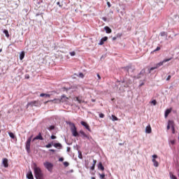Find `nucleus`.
<instances>
[{
  "mask_svg": "<svg viewBox=\"0 0 179 179\" xmlns=\"http://www.w3.org/2000/svg\"><path fill=\"white\" fill-rule=\"evenodd\" d=\"M34 173L35 175V178L36 179H44V173H43V171L37 164H34Z\"/></svg>",
  "mask_w": 179,
  "mask_h": 179,
  "instance_id": "obj_1",
  "label": "nucleus"
},
{
  "mask_svg": "<svg viewBox=\"0 0 179 179\" xmlns=\"http://www.w3.org/2000/svg\"><path fill=\"white\" fill-rule=\"evenodd\" d=\"M69 125L71 126V131L73 136H79V133H78V129H76V126H75V124L72 122H69Z\"/></svg>",
  "mask_w": 179,
  "mask_h": 179,
  "instance_id": "obj_2",
  "label": "nucleus"
},
{
  "mask_svg": "<svg viewBox=\"0 0 179 179\" xmlns=\"http://www.w3.org/2000/svg\"><path fill=\"white\" fill-rule=\"evenodd\" d=\"M40 106H41V103L39 100L32 101L27 104V108H29V107H40Z\"/></svg>",
  "mask_w": 179,
  "mask_h": 179,
  "instance_id": "obj_3",
  "label": "nucleus"
},
{
  "mask_svg": "<svg viewBox=\"0 0 179 179\" xmlns=\"http://www.w3.org/2000/svg\"><path fill=\"white\" fill-rule=\"evenodd\" d=\"M33 136H31L26 142V150L28 153H30V143H31V138Z\"/></svg>",
  "mask_w": 179,
  "mask_h": 179,
  "instance_id": "obj_4",
  "label": "nucleus"
},
{
  "mask_svg": "<svg viewBox=\"0 0 179 179\" xmlns=\"http://www.w3.org/2000/svg\"><path fill=\"white\" fill-rule=\"evenodd\" d=\"M44 167L48 170V171H52V167H54V165L48 162H46L43 164Z\"/></svg>",
  "mask_w": 179,
  "mask_h": 179,
  "instance_id": "obj_5",
  "label": "nucleus"
},
{
  "mask_svg": "<svg viewBox=\"0 0 179 179\" xmlns=\"http://www.w3.org/2000/svg\"><path fill=\"white\" fill-rule=\"evenodd\" d=\"M171 59H173V57L164 59L162 62H160L159 63L156 64L157 68H159V66H163V64H164L166 62H169V61H171Z\"/></svg>",
  "mask_w": 179,
  "mask_h": 179,
  "instance_id": "obj_6",
  "label": "nucleus"
},
{
  "mask_svg": "<svg viewBox=\"0 0 179 179\" xmlns=\"http://www.w3.org/2000/svg\"><path fill=\"white\" fill-rule=\"evenodd\" d=\"M80 124L81 125H83V127H85V129H87L89 132H92V129H90V126L86 122L81 121Z\"/></svg>",
  "mask_w": 179,
  "mask_h": 179,
  "instance_id": "obj_7",
  "label": "nucleus"
},
{
  "mask_svg": "<svg viewBox=\"0 0 179 179\" xmlns=\"http://www.w3.org/2000/svg\"><path fill=\"white\" fill-rule=\"evenodd\" d=\"M38 139H39V141H44V138H43L41 133H39L35 138H34L33 142H34L35 141H37Z\"/></svg>",
  "mask_w": 179,
  "mask_h": 179,
  "instance_id": "obj_8",
  "label": "nucleus"
},
{
  "mask_svg": "<svg viewBox=\"0 0 179 179\" xmlns=\"http://www.w3.org/2000/svg\"><path fill=\"white\" fill-rule=\"evenodd\" d=\"M145 73H146V71L145 70V69H143L141 71L140 73L136 76V78L141 79V78H142V76H143Z\"/></svg>",
  "mask_w": 179,
  "mask_h": 179,
  "instance_id": "obj_9",
  "label": "nucleus"
},
{
  "mask_svg": "<svg viewBox=\"0 0 179 179\" xmlns=\"http://www.w3.org/2000/svg\"><path fill=\"white\" fill-rule=\"evenodd\" d=\"M107 40H108V37L105 36L103 38H102L99 43V45H103V44H104V41H107Z\"/></svg>",
  "mask_w": 179,
  "mask_h": 179,
  "instance_id": "obj_10",
  "label": "nucleus"
},
{
  "mask_svg": "<svg viewBox=\"0 0 179 179\" xmlns=\"http://www.w3.org/2000/svg\"><path fill=\"white\" fill-rule=\"evenodd\" d=\"M173 124H174V122L173 120H169L166 129L168 130L170 129V128H172Z\"/></svg>",
  "mask_w": 179,
  "mask_h": 179,
  "instance_id": "obj_11",
  "label": "nucleus"
},
{
  "mask_svg": "<svg viewBox=\"0 0 179 179\" xmlns=\"http://www.w3.org/2000/svg\"><path fill=\"white\" fill-rule=\"evenodd\" d=\"M2 164H3L4 167L6 168L9 167V164H8V159L3 158Z\"/></svg>",
  "mask_w": 179,
  "mask_h": 179,
  "instance_id": "obj_12",
  "label": "nucleus"
},
{
  "mask_svg": "<svg viewBox=\"0 0 179 179\" xmlns=\"http://www.w3.org/2000/svg\"><path fill=\"white\" fill-rule=\"evenodd\" d=\"M145 132L146 134H152V127H150V124L146 127Z\"/></svg>",
  "mask_w": 179,
  "mask_h": 179,
  "instance_id": "obj_13",
  "label": "nucleus"
},
{
  "mask_svg": "<svg viewBox=\"0 0 179 179\" xmlns=\"http://www.w3.org/2000/svg\"><path fill=\"white\" fill-rule=\"evenodd\" d=\"M80 134L81 135H83V136H84V138H86L87 139H90V138L89 137V136L87 135V134L85 133V131H83V130H80Z\"/></svg>",
  "mask_w": 179,
  "mask_h": 179,
  "instance_id": "obj_14",
  "label": "nucleus"
},
{
  "mask_svg": "<svg viewBox=\"0 0 179 179\" xmlns=\"http://www.w3.org/2000/svg\"><path fill=\"white\" fill-rule=\"evenodd\" d=\"M104 30H106V32L108 34H110V33H111L113 31V30H111V28L109 27H104Z\"/></svg>",
  "mask_w": 179,
  "mask_h": 179,
  "instance_id": "obj_15",
  "label": "nucleus"
},
{
  "mask_svg": "<svg viewBox=\"0 0 179 179\" xmlns=\"http://www.w3.org/2000/svg\"><path fill=\"white\" fill-rule=\"evenodd\" d=\"M98 169L99 170H101V171H104V166H103V164L101 162H99L98 164Z\"/></svg>",
  "mask_w": 179,
  "mask_h": 179,
  "instance_id": "obj_16",
  "label": "nucleus"
},
{
  "mask_svg": "<svg viewBox=\"0 0 179 179\" xmlns=\"http://www.w3.org/2000/svg\"><path fill=\"white\" fill-rule=\"evenodd\" d=\"M27 178L28 179H34V177L33 176V173H31V171L27 174Z\"/></svg>",
  "mask_w": 179,
  "mask_h": 179,
  "instance_id": "obj_17",
  "label": "nucleus"
},
{
  "mask_svg": "<svg viewBox=\"0 0 179 179\" xmlns=\"http://www.w3.org/2000/svg\"><path fill=\"white\" fill-rule=\"evenodd\" d=\"M171 113V109H166L165 111V118H167L169 117V114Z\"/></svg>",
  "mask_w": 179,
  "mask_h": 179,
  "instance_id": "obj_18",
  "label": "nucleus"
},
{
  "mask_svg": "<svg viewBox=\"0 0 179 179\" xmlns=\"http://www.w3.org/2000/svg\"><path fill=\"white\" fill-rule=\"evenodd\" d=\"M152 163L155 166V167H159V162L156 161V159H152Z\"/></svg>",
  "mask_w": 179,
  "mask_h": 179,
  "instance_id": "obj_19",
  "label": "nucleus"
},
{
  "mask_svg": "<svg viewBox=\"0 0 179 179\" xmlns=\"http://www.w3.org/2000/svg\"><path fill=\"white\" fill-rule=\"evenodd\" d=\"M3 33H4V34H5V36H6V37H7V38H9V31H8V30H6V29H4L3 30Z\"/></svg>",
  "mask_w": 179,
  "mask_h": 179,
  "instance_id": "obj_20",
  "label": "nucleus"
},
{
  "mask_svg": "<svg viewBox=\"0 0 179 179\" xmlns=\"http://www.w3.org/2000/svg\"><path fill=\"white\" fill-rule=\"evenodd\" d=\"M55 148H62V145L59 143H56L53 145Z\"/></svg>",
  "mask_w": 179,
  "mask_h": 179,
  "instance_id": "obj_21",
  "label": "nucleus"
},
{
  "mask_svg": "<svg viewBox=\"0 0 179 179\" xmlns=\"http://www.w3.org/2000/svg\"><path fill=\"white\" fill-rule=\"evenodd\" d=\"M44 96H45V97H50L51 96V95H50L48 94L42 93V94H40L41 97H44Z\"/></svg>",
  "mask_w": 179,
  "mask_h": 179,
  "instance_id": "obj_22",
  "label": "nucleus"
},
{
  "mask_svg": "<svg viewBox=\"0 0 179 179\" xmlns=\"http://www.w3.org/2000/svg\"><path fill=\"white\" fill-rule=\"evenodd\" d=\"M99 176L101 179L106 178V174H104V173H99Z\"/></svg>",
  "mask_w": 179,
  "mask_h": 179,
  "instance_id": "obj_23",
  "label": "nucleus"
},
{
  "mask_svg": "<svg viewBox=\"0 0 179 179\" xmlns=\"http://www.w3.org/2000/svg\"><path fill=\"white\" fill-rule=\"evenodd\" d=\"M112 121H118V117L114 115H112Z\"/></svg>",
  "mask_w": 179,
  "mask_h": 179,
  "instance_id": "obj_24",
  "label": "nucleus"
},
{
  "mask_svg": "<svg viewBox=\"0 0 179 179\" xmlns=\"http://www.w3.org/2000/svg\"><path fill=\"white\" fill-rule=\"evenodd\" d=\"M24 58V52H22L20 55V59H23Z\"/></svg>",
  "mask_w": 179,
  "mask_h": 179,
  "instance_id": "obj_25",
  "label": "nucleus"
},
{
  "mask_svg": "<svg viewBox=\"0 0 179 179\" xmlns=\"http://www.w3.org/2000/svg\"><path fill=\"white\" fill-rule=\"evenodd\" d=\"M76 100L80 104L82 103H85V101L82 100V99H79V97H76Z\"/></svg>",
  "mask_w": 179,
  "mask_h": 179,
  "instance_id": "obj_26",
  "label": "nucleus"
},
{
  "mask_svg": "<svg viewBox=\"0 0 179 179\" xmlns=\"http://www.w3.org/2000/svg\"><path fill=\"white\" fill-rule=\"evenodd\" d=\"M45 148H47V149H50V148H52V143H48V145H45Z\"/></svg>",
  "mask_w": 179,
  "mask_h": 179,
  "instance_id": "obj_27",
  "label": "nucleus"
},
{
  "mask_svg": "<svg viewBox=\"0 0 179 179\" xmlns=\"http://www.w3.org/2000/svg\"><path fill=\"white\" fill-rule=\"evenodd\" d=\"M55 129V126H53V125L50 126V127L48 128V129L49 131H52V129Z\"/></svg>",
  "mask_w": 179,
  "mask_h": 179,
  "instance_id": "obj_28",
  "label": "nucleus"
},
{
  "mask_svg": "<svg viewBox=\"0 0 179 179\" xmlns=\"http://www.w3.org/2000/svg\"><path fill=\"white\" fill-rule=\"evenodd\" d=\"M124 71H126V72L129 73V69H131L130 66H127L124 68Z\"/></svg>",
  "mask_w": 179,
  "mask_h": 179,
  "instance_id": "obj_29",
  "label": "nucleus"
},
{
  "mask_svg": "<svg viewBox=\"0 0 179 179\" xmlns=\"http://www.w3.org/2000/svg\"><path fill=\"white\" fill-rule=\"evenodd\" d=\"M8 134H9V136L12 138V139H15V134H13V133L10 132Z\"/></svg>",
  "mask_w": 179,
  "mask_h": 179,
  "instance_id": "obj_30",
  "label": "nucleus"
},
{
  "mask_svg": "<svg viewBox=\"0 0 179 179\" xmlns=\"http://www.w3.org/2000/svg\"><path fill=\"white\" fill-rule=\"evenodd\" d=\"M70 55L71 57H75L76 55V52H75V51L71 52H70Z\"/></svg>",
  "mask_w": 179,
  "mask_h": 179,
  "instance_id": "obj_31",
  "label": "nucleus"
},
{
  "mask_svg": "<svg viewBox=\"0 0 179 179\" xmlns=\"http://www.w3.org/2000/svg\"><path fill=\"white\" fill-rule=\"evenodd\" d=\"M155 69H157V66L155 67H151L149 71V73H150V72H152V71H155Z\"/></svg>",
  "mask_w": 179,
  "mask_h": 179,
  "instance_id": "obj_32",
  "label": "nucleus"
},
{
  "mask_svg": "<svg viewBox=\"0 0 179 179\" xmlns=\"http://www.w3.org/2000/svg\"><path fill=\"white\" fill-rule=\"evenodd\" d=\"M116 37H117V38H121V37H122V34H116Z\"/></svg>",
  "mask_w": 179,
  "mask_h": 179,
  "instance_id": "obj_33",
  "label": "nucleus"
},
{
  "mask_svg": "<svg viewBox=\"0 0 179 179\" xmlns=\"http://www.w3.org/2000/svg\"><path fill=\"white\" fill-rule=\"evenodd\" d=\"M64 167H68V166H69V163L67 162H64Z\"/></svg>",
  "mask_w": 179,
  "mask_h": 179,
  "instance_id": "obj_34",
  "label": "nucleus"
},
{
  "mask_svg": "<svg viewBox=\"0 0 179 179\" xmlns=\"http://www.w3.org/2000/svg\"><path fill=\"white\" fill-rule=\"evenodd\" d=\"M171 129H172V133H173V134H175L176 129H174V124H173V126H172V127H171Z\"/></svg>",
  "mask_w": 179,
  "mask_h": 179,
  "instance_id": "obj_35",
  "label": "nucleus"
},
{
  "mask_svg": "<svg viewBox=\"0 0 179 179\" xmlns=\"http://www.w3.org/2000/svg\"><path fill=\"white\" fill-rule=\"evenodd\" d=\"M170 176L171 179H177L176 176H174L173 174H170Z\"/></svg>",
  "mask_w": 179,
  "mask_h": 179,
  "instance_id": "obj_36",
  "label": "nucleus"
},
{
  "mask_svg": "<svg viewBox=\"0 0 179 179\" xmlns=\"http://www.w3.org/2000/svg\"><path fill=\"white\" fill-rule=\"evenodd\" d=\"M154 106H156L157 104V101H156V100H153L151 102Z\"/></svg>",
  "mask_w": 179,
  "mask_h": 179,
  "instance_id": "obj_37",
  "label": "nucleus"
},
{
  "mask_svg": "<svg viewBox=\"0 0 179 179\" xmlns=\"http://www.w3.org/2000/svg\"><path fill=\"white\" fill-rule=\"evenodd\" d=\"M156 51H160V47L157 46L155 50H154V52H156Z\"/></svg>",
  "mask_w": 179,
  "mask_h": 179,
  "instance_id": "obj_38",
  "label": "nucleus"
},
{
  "mask_svg": "<svg viewBox=\"0 0 179 179\" xmlns=\"http://www.w3.org/2000/svg\"><path fill=\"white\" fill-rule=\"evenodd\" d=\"M79 77L82 78H85V75H83V73H79Z\"/></svg>",
  "mask_w": 179,
  "mask_h": 179,
  "instance_id": "obj_39",
  "label": "nucleus"
},
{
  "mask_svg": "<svg viewBox=\"0 0 179 179\" xmlns=\"http://www.w3.org/2000/svg\"><path fill=\"white\" fill-rule=\"evenodd\" d=\"M57 5H58V6H59V8H62V4H61V3L59 1L57 2Z\"/></svg>",
  "mask_w": 179,
  "mask_h": 179,
  "instance_id": "obj_40",
  "label": "nucleus"
},
{
  "mask_svg": "<svg viewBox=\"0 0 179 179\" xmlns=\"http://www.w3.org/2000/svg\"><path fill=\"white\" fill-rule=\"evenodd\" d=\"M96 164H97V160L93 159V164L92 165L96 166Z\"/></svg>",
  "mask_w": 179,
  "mask_h": 179,
  "instance_id": "obj_41",
  "label": "nucleus"
},
{
  "mask_svg": "<svg viewBox=\"0 0 179 179\" xmlns=\"http://www.w3.org/2000/svg\"><path fill=\"white\" fill-rule=\"evenodd\" d=\"M51 101H57V103H59L61 101V100L60 99H55L54 100H52Z\"/></svg>",
  "mask_w": 179,
  "mask_h": 179,
  "instance_id": "obj_42",
  "label": "nucleus"
},
{
  "mask_svg": "<svg viewBox=\"0 0 179 179\" xmlns=\"http://www.w3.org/2000/svg\"><path fill=\"white\" fill-rule=\"evenodd\" d=\"M99 117H100V118H104V114L100 113V114H99Z\"/></svg>",
  "mask_w": 179,
  "mask_h": 179,
  "instance_id": "obj_43",
  "label": "nucleus"
},
{
  "mask_svg": "<svg viewBox=\"0 0 179 179\" xmlns=\"http://www.w3.org/2000/svg\"><path fill=\"white\" fill-rule=\"evenodd\" d=\"M50 138H51V139H57V136H55L54 135L51 136Z\"/></svg>",
  "mask_w": 179,
  "mask_h": 179,
  "instance_id": "obj_44",
  "label": "nucleus"
},
{
  "mask_svg": "<svg viewBox=\"0 0 179 179\" xmlns=\"http://www.w3.org/2000/svg\"><path fill=\"white\" fill-rule=\"evenodd\" d=\"M171 79V76H169L167 78H166V80H170Z\"/></svg>",
  "mask_w": 179,
  "mask_h": 179,
  "instance_id": "obj_45",
  "label": "nucleus"
},
{
  "mask_svg": "<svg viewBox=\"0 0 179 179\" xmlns=\"http://www.w3.org/2000/svg\"><path fill=\"white\" fill-rule=\"evenodd\" d=\"M95 167H96L95 165H92L90 169H91V170H94Z\"/></svg>",
  "mask_w": 179,
  "mask_h": 179,
  "instance_id": "obj_46",
  "label": "nucleus"
},
{
  "mask_svg": "<svg viewBox=\"0 0 179 179\" xmlns=\"http://www.w3.org/2000/svg\"><path fill=\"white\" fill-rule=\"evenodd\" d=\"M113 41H115V40H117V36H114L113 38H112Z\"/></svg>",
  "mask_w": 179,
  "mask_h": 179,
  "instance_id": "obj_47",
  "label": "nucleus"
},
{
  "mask_svg": "<svg viewBox=\"0 0 179 179\" xmlns=\"http://www.w3.org/2000/svg\"><path fill=\"white\" fill-rule=\"evenodd\" d=\"M152 158L156 159H157V156L156 155H152Z\"/></svg>",
  "mask_w": 179,
  "mask_h": 179,
  "instance_id": "obj_48",
  "label": "nucleus"
},
{
  "mask_svg": "<svg viewBox=\"0 0 179 179\" xmlns=\"http://www.w3.org/2000/svg\"><path fill=\"white\" fill-rule=\"evenodd\" d=\"M59 162H64V158L63 157L59 158Z\"/></svg>",
  "mask_w": 179,
  "mask_h": 179,
  "instance_id": "obj_49",
  "label": "nucleus"
},
{
  "mask_svg": "<svg viewBox=\"0 0 179 179\" xmlns=\"http://www.w3.org/2000/svg\"><path fill=\"white\" fill-rule=\"evenodd\" d=\"M102 20H103L104 22H107V18L105 17H102Z\"/></svg>",
  "mask_w": 179,
  "mask_h": 179,
  "instance_id": "obj_50",
  "label": "nucleus"
},
{
  "mask_svg": "<svg viewBox=\"0 0 179 179\" xmlns=\"http://www.w3.org/2000/svg\"><path fill=\"white\" fill-rule=\"evenodd\" d=\"M107 5H108V8H110L111 6V4L110 3V2H107Z\"/></svg>",
  "mask_w": 179,
  "mask_h": 179,
  "instance_id": "obj_51",
  "label": "nucleus"
},
{
  "mask_svg": "<svg viewBox=\"0 0 179 179\" xmlns=\"http://www.w3.org/2000/svg\"><path fill=\"white\" fill-rule=\"evenodd\" d=\"M49 152H52L54 153L55 152V150L50 149L49 150Z\"/></svg>",
  "mask_w": 179,
  "mask_h": 179,
  "instance_id": "obj_52",
  "label": "nucleus"
},
{
  "mask_svg": "<svg viewBox=\"0 0 179 179\" xmlns=\"http://www.w3.org/2000/svg\"><path fill=\"white\" fill-rule=\"evenodd\" d=\"M97 78L100 80L101 79V77L100 76V74H97Z\"/></svg>",
  "mask_w": 179,
  "mask_h": 179,
  "instance_id": "obj_53",
  "label": "nucleus"
},
{
  "mask_svg": "<svg viewBox=\"0 0 179 179\" xmlns=\"http://www.w3.org/2000/svg\"><path fill=\"white\" fill-rule=\"evenodd\" d=\"M164 34H166V33H164V32L161 33V36H164Z\"/></svg>",
  "mask_w": 179,
  "mask_h": 179,
  "instance_id": "obj_54",
  "label": "nucleus"
},
{
  "mask_svg": "<svg viewBox=\"0 0 179 179\" xmlns=\"http://www.w3.org/2000/svg\"><path fill=\"white\" fill-rule=\"evenodd\" d=\"M171 143L172 145H174L175 141H171Z\"/></svg>",
  "mask_w": 179,
  "mask_h": 179,
  "instance_id": "obj_55",
  "label": "nucleus"
},
{
  "mask_svg": "<svg viewBox=\"0 0 179 179\" xmlns=\"http://www.w3.org/2000/svg\"><path fill=\"white\" fill-rule=\"evenodd\" d=\"M92 101L94 103V101H96V99H92Z\"/></svg>",
  "mask_w": 179,
  "mask_h": 179,
  "instance_id": "obj_56",
  "label": "nucleus"
},
{
  "mask_svg": "<svg viewBox=\"0 0 179 179\" xmlns=\"http://www.w3.org/2000/svg\"><path fill=\"white\" fill-rule=\"evenodd\" d=\"M62 99L65 98V95H62Z\"/></svg>",
  "mask_w": 179,
  "mask_h": 179,
  "instance_id": "obj_57",
  "label": "nucleus"
},
{
  "mask_svg": "<svg viewBox=\"0 0 179 179\" xmlns=\"http://www.w3.org/2000/svg\"><path fill=\"white\" fill-rule=\"evenodd\" d=\"M92 179H96V178H94V177H92Z\"/></svg>",
  "mask_w": 179,
  "mask_h": 179,
  "instance_id": "obj_58",
  "label": "nucleus"
},
{
  "mask_svg": "<svg viewBox=\"0 0 179 179\" xmlns=\"http://www.w3.org/2000/svg\"><path fill=\"white\" fill-rule=\"evenodd\" d=\"M0 52H2V49H0Z\"/></svg>",
  "mask_w": 179,
  "mask_h": 179,
  "instance_id": "obj_59",
  "label": "nucleus"
},
{
  "mask_svg": "<svg viewBox=\"0 0 179 179\" xmlns=\"http://www.w3.org/2000/svg\"><path fill=\"white\" fill-rule=\"evenodd\" d=\"M141 86H143V83L141 85Z\"/></svg>",
  "mask_w": 179,
  "mask_h": 179,
  "instance_id": "obj_60",
  "label": "nucleus"
},
{
  "mask_svg": "<svg viewBox=\"0 0 179 179\" xmlns=\"http://www.w3.org/2000/svg\"><path fill=\"white\" fill-rule=\"evenodd\" d=\"M29 76H28V77H27V79H29Z\"/></svg>",
  "mask_w": 179,
  "mask_h": 179,
  "instance_id": "obj_61",
  "label": "nucleus"
},
{
  "mask_svg": "<svg viewBox=\"0 0 179 179\" xmlns=\"http://www.w3.org/2000/svg\"><path fill=\"white\" fill-rule=\"evenodd\" d=\"M0 134H1V130H0Z\"/></svg>",
  "mask_w": 179,
  "mask_h": 179,
  "instance_id": "obj_62",
  "label": "nucleus"
}]
</instances>
